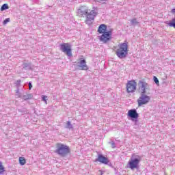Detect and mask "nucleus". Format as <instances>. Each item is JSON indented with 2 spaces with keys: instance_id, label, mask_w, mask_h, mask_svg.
Returning a JSON list of instances; mask_svg holds the SVG:
<instances>
[{
  "instance_id": "nucleus-1",
  "label": "nucleus",
  "mask_w": 175,
  "mask_h": 175,
  "mask_svg": "<svg viewBox=\"0 0 175 175\" xmlns=\"http://www.w3.org/2000/svg\"><path fill=\"white\" fill-rule=\"evenodd\" d=\"M139 92H141L142 95L137 100L138 106H143V105H147L148 102H150V96L146 95L147 94V91H150V85L148 83L144 81H139Z\"/></svg>"
},
{
  "instance_id": "nucleus-2",
  "label": "nucleus",
  "mask_w": 175,
  "mask_h": 175,
  "mask_svg": "<svg viewBox=\"0 0 175 175\" xmlns=\"http://www.w3.org/2000/svg\"><path fill=\"white\" fill-rule=\"evenodd\" d=\"M98 32L102 33L101 36H98L100 42L106 44L107 42L111 40V36H113V30H109L107 31V26L105 24H102L98 27Z\"/></svg>"
},
{
  "instance_id": "nucleus-3",
  "label": "nucleus",
  "mask_w": 175,
  "mask_h": 175,
  "mask_svg": "<svg viewBox=\"0 0 175 175\" xmlns=\"http://www.w3.org/2000/svg\"><path fill=\"white\" fill-rule=\"evenodd\" d=\"M78 14L82 17H85L86 21H92V20L95 19V16H98V12L95 10V8L90 10V8L85 5L79 8Z\"/></svg>"
},
{
  "instance_id": "nucleus-4",
  "label": "nucleus",
  "mask_w": 175,
  "mask_h": 175,
  "mask_svg": "<svg viewBox=\"0 0 175 175\" xmlns=\"http://www.w3.org/2000/svg\"><path fill=\"white\" fill-rule=\"evenodd\" d=\"M55 152L60 157H66L68 154H70V148L65 144L57 143L56 144Z\"/></svg>"
},
{
  "instance_id": "nucleus-5",
  "label": "nucleus",
  "mask_w": 175,
  "mask_h": 175,
  "mask_svg": "<svg viewBox=\"0 0 175 175\" xmlns=\"http://www.w3.org/2000/svg\"><path fill=\"white\" fill-rule=\"evenodd\" d=\"M140 161H142V157L139 155H136L135 154H133L131 155V158L128 163V165L129 169L131 170H135V169H137L139 167V164L140 163Z\"/></svg>"
},
{
  "instance_id": "nucleus-6",
  "label": "nucleus",
  "mask_w": 175,
  "mask_h": 175,
  "mask_svg": "<svg viewBox=\"0 0 175 175\" xmlns=\"http://www.w3.org/2000/svg\"><path fill=\"white\" fill-rule=\"evenodd\" d=\"M116 54L119 58H125L128 54V42L120 44Z\"/></svg>"
},
{
  "instance_id": "nucleus-7",
  "label": "nucleus",
  "mask_w": 175,
  "mask_h": 175,
  "mask_svg": "<svg viewBox=\"0 0 175 175\" xmlns=\"http://www.w3.org/2000/svg\"><path fill=\"white\" fill-rule=\"evenodd\" d=\"M137 88V83L135 80L128 81L126 84V91L127 94H133L136 92Z\"/></svg>"
},
{
  "instance_id": "nucleus-8",
  "label": "nucleus",
  "mask_w": 175,
  "mask_h": 175,
  "mask_svg": "<svg viewBox=\"0 0 175 175\" xmlns=\"http://www.w3.org/2000/svg\"><path fill=\"white\" fill-rule=\"evenodd\" d=\"M60 50L66 54L68 57H72V46L69 43H62L60 44Z\"/></svg>"
},
{
  "instance_id": "nucleus-9",
  "label": "nucleus",
  "mask_w": 175,
  "mask_h": 175,
  "mask_svg": "<svg viewBox=\"0 0 175 175\" xmlns=\"http://www.w3.org/2000/svg\"><path fill=\"white\" fill-rule=\"evenodd\" d=\"M78 67L81 70H88V66L87 62L83 58H79L78 60Z\"/></svg>"
},
{
  "instance_id": "nucleus-10",
  "label": "nucleus",
  "mask_w": 175,
  "mask_h": 175,
  "mask_svg": "<svg viewBox=\"0 0 175 175\" xmlns=\"http://www.w3.org/2000/svg\"><path fill=\"white\" fill-rule=\"evenodd\" d=\"M96 162H100V163H103V165H109L110 160H109L107 157L103 156V154H98Z\"/></svg>"
},
{
  "instance_id": "nucleus-11",
  "label": "nucleus",
  "mask_w": 175,
  "mask_h": 175,
  "mask_svg": "<svg viewBox=\"0 0 175 175\" xmlns=\"http://www.w3.org/2000/svg\"><path fill=\"white\" fill-rule=\"evenodd\" d=\"M128 117H130L133 120L139 118V113L136 109H130L127 113Z\"/></svg>"
},
{
  "instance_id": "nucleus-12",
  "label": "nucleus",
  "mask_w": 175,
  "mask_h": 175,
  "mask_svg": "<svg viewBox=\"0 0 175 175\" xmlns=\"http://www.w3.org/2000/svg\"><path fill=\"white\" fill-rule=\"evenodd\" d=\"M19 163L21 166H24L27 163V160H25V157H19Z\"/></svg>"
},
{
  "instance_id": "nucleus-13",
  "label": "nucleus",
  "mask_w": 175,
  "mask_h": 175,
  "mask_svg": "<svg viewBox=\"0 0 175 175\" xmlns=\"http://www.w3.org/2000/svg\"><path fill=\"white\" fill-rule=\"evenodd\" d=\"M3 173H5V167L2 163L0 162V174H3Z\"/></svg>"
},
{
  "instance_id": "nucleus-14",
  "label": "nucleus",
  "mask_w": 175,
  "mask_h": 175,
  "mask_svg": "<svg viewBox=\"0 0 175 175\" xmlns=\"http://www.w3.org/2000/svg\"><path fill=\"white\" fill-rule=\"evenodd\" d=\"M6 9H9V5H8V4H3L1 8V11L3 12V10H6Z\"/></svg>"
},
{
  "instance_id": "nucleus-15",
  "label": "nucleus",
  "mask_w": 175,
  "mask_h": 175,
  "mask_svg": "<svg viewBox=\"0 0 175 175\" xmlns=\"http://www.w3.org/2000/svg\"><path fill=\"white\" fill-rule=\"evenodd\" d=\"M169 27H174L175 28V18L172 19V22L168 23Z\"/></svg>"
},
{
  "instance_id": "nucleus-16",
  "label": "nucleus",
  "mask_w": 175,
  "mask_h": 175,
  "mask_svg": "<svg viewBox=\"0 0 175 175\" xmlns=\"http://www.w3.org/2000/svg\"><path fill=\"white\" fill-rule=\"evenodd\" d=\"M24 100H27V99H29L31 98V95L29 94H27V95H24L23 96Z\"/></svg>"
},
{
  "instance_id": "nucleus-17",
  "label": "nucleus",
  "mask_w": 175,
  "mask_h": 175,
  "mask_svg": "<svg viewBox=\"0 0 175 175\" xmlns=\"http://www.w3.org/2000/svg\"><path fill=\"white\" fill-rule=\"evenodd\" d=\"M10 18H8L3 21V25H6V23H10Z\"/></svg>"
},
{
  "instance_id": "nucleus-18",
  "label": "nucleus",
  "mask_w": 175,
  "mask_h": 175,
  "mask_svg": "<svg viewBox=\"0 0 175 175\" xmlns=\"http://www.w3.org/2000/svg\"><path fill=\"white\" fill-rule=\"evenodd\" d=\"M153 80L154 83H156V84H159V80H158V78H157V77H154Z\"/></svg>"
},
{
  "instance_id": "nucleus-19",
  "label": "nucleus",
  "mask_w": 175,
  "mask_h": 175,
  "mask_svg": "<svg viewBox=\"0 0 175 175\" xmlns=\"http://www.w3.org/2000/svg\"><path fill=\"white\" fill-rule=\"evenodd\" d=\"M47 96H42V100L45 102L46 105H47Z\"/></svg>"
},
{
  "instance_id": "nucleus-20",
  "label": "nucleus",
  "mask_w": 175,
  "mask_h": 175,
  "mask_svg": "<svg viewBox=\"0 0 175 175\" xmlns=\"http://www.w3.org/2000/svg\"><path fill=\"white\" fill-rule=\"evenodd\" d=\"M32 88V84L31 82L29 83V90H31Z\"/></svg>"
},
{
  "instance_id": "nucleus-21",
  "label": "nucleus",
  "mask_w": 175,
  "mask_h": 175,
  "mask_svg": "<svg viewBox=\"0 0 175 175\" xmlns=\"http://www.w3.org/2000/svg\"><path fill=\"white\" fill-rule=\"evenodd\" d=\"M67 125L68 127H70L72 124H70V122H67Z\"/></svg>"
},
{
  "instance_id": "nucleus-22",
  "label": "nucleus",
  "mask_w": 175,
  "mask_h": 175,
  "mask_svg": "<svg viewBox=\"0 0 175 175\" xmlns=\"http://www.w3.org/2000/svg\"><path fill=\"white\" fill-rule=\"evenodd\" d=\"M98 172L100 173V175H103V172L102 170H99Z\"/></svg>"
},
{
  "instance_id": "nucleus-23",
  "label": "nucleus",
  "mask_w": 175,
  "mask_h": 175,
  "mask_svg": "<svg viewBox=\"0 0 175 175\" xmlns=\"http://www.w3.org/2000/svg\"><path fill=\"white\" fill-rule=\"evenodd\" d=\"M131 23H136V19H133V20L131 21Z\"/></svg>"
},
{
  "instance_id": "nucleus-24",
  "label": "nucleus",
  "mask_w": 175,
  "mask_h": 175,
  "mask_svg": "<svg viewBox=\"0 0 175 175\" xmlns=\"http://www.w3.org/2000/svg\"><path fill=\"white\" fill-rule=\"evenodd\" d=\"M172 13H175V9L172 10Z\"/></svg>"
},
{
  "instance_id": "nucleus-25",
  "label": "nucleus",
  "mask_w": 175,
  "mask_h": 175,
  "mask_svg": "<svg viewBox=\"0 0 175 175\" xmlns=\"http://www.w3.org/2000/svg\"><path fill=\"white\" fill-rule=\"evenodd\" d=\"M112 146H114V144H113V142L112 143Z\"/></svg>"
}]
</instances>
